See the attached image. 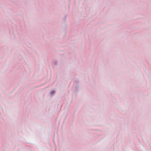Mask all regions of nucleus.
Instances as JSON below:
<instances>
[{
	"label": "nucleus",
	"mask_w": 151,
	"mask_h": 151,
	"mask_svg": "<svg viewBox=\"0 0 151 151\" xmlns=\"http://www.w3.org/2000/svg\"><path fill=\"white\" fill-rule=\"evenodd\" d=\"M51 92L52 93H54V92H53V91H52Z\"/></svg>",
	"instance_id": "obj_1"
}]
</instances>
